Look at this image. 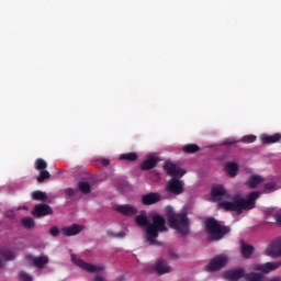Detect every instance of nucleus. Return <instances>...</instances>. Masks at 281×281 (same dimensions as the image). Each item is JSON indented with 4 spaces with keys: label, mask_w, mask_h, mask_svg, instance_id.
<instances>
[{
    "label": "nucleus",
    "mask_w": 281,
    "mask_h": 281,
    "mask_svg": "<svg viewBox=\"0 0 281 281\" xmlns=\"http://www.w3.org/2000/svg\"><path fill=\"white\" fill-rule=\"evenodd\" d=\"M31 214L34 218H43L45 216H52V214H54V209H52L49 204L40 203L34 206Z\"/></svg>",
    "instance_id": "nucleus-6"
},
{
    "label": "nucleus",
    "mask_w": 281,
    "mask_h": 281,
    "mask_svg": "<svg viewBox=\"0 0 281 281\" xmlns=\"http://www.w3.org/2000/svg\"><path fill=\"white\" fill-rule=\"evenodd\" d=\"M167 222L171 229H176L180 236H189L190 234V217L188 212H175L172 209L167 211Z\"/></svg>",
    "instance_id": "nucleus-1"
},
{
    "label": "nucleus",
    "mask_w": 281,
    "mask_h": 281,
    "mask_svg": "<svg viewBox=\"0 0 281 281\" xmlns=\"http://www.w3.org/2000/svg\"><path fill=\"white\" fill-rule=\"evenodd\" d=\"M224 279L229 281H238L241 278H245V269L237 268L234 270H226L224 273Z\"/></svg>",
    "instance_id": "nucleus-11"
},
{
    "label": "nucleus",
    "mask_w": 281,
    "mask_h": 281,
    "mask_svg": "<svg viewBox=\"0 0 281 281\" xmlns=\"http://www.w3.org/2000/svg\"><path fill=\"white\" fill-rule=\"evenodd\" d=\"M25 260L31 267H36V269H43L45 265H49V258L47 256L34 257L32 255H26Z\"/></svg>",
    "instance_id": "nucleus-9"
},
{
    "label": "nucleus",
    "mask_w": 281,
    "mask_h": 281,
    "mask_svg": "<svg viewBox=\"0 0 281 281\" xmlns=\"http://www.w3.org/2000/svg\"><path fill=\"white\" fill-rule=\"evenodd\" d=\"M257 137L256 135H247L244 136L240 142H243L244 144H254V142H256Z\"/></svg>",
    "instance_id": "nucleus-36"
},
{
    "label": "nucleus",
    "mask_w": 281,
    "mask_h": 281,
    "mask_svg": "<svg viewBox=\"0 0 281 281\" xmlns=\"http://www.w3.org/2000/svg\"><path fill=\"white\" fill-rule=\"evenodd\" d=\"M155 175H156V178L159 179V173H158V172H155Z\"/></svg>",
    "instance_id": "nucleus-49"
},
{
    "label": "nucleus",
    "mask_w": 281,
    "mask_h": 281,
    "mask_svg": "<svg viewBox=\"0 0 281 281\" xmlns=\"http://www.w3.org/2000/svg\"><path fill=\"white\" fill-rule=\"evenodd\" d=\"M276 188H278V183L276 182H267L263 186V194H271V192H276Z\"/></svg>",
    "instance_id": "nucleus-30"
},
{
    "label": "nucleus",
    "mask_w": 281,
    "mask_h": 281,
    "mask_svg": "<svg viewBox=\"0 0 281 281\" xmlns=\"http://www.w3.org/2000/svg\"><path fill=\"white\" fill-rule=\"evenodd\" d=\"M21 223L25 229H32L34 228V225H36V223L32 217H24L22 218Z\"/></svg>",
    "instance_id": "nucleus-32"
},
{
    "label": "nucleus",
    "mask_w": 281,
    "mask_h": 281,
    "mask_svg": "<svg viewBox=\"0 0 281 281\" xmlns=\"http://www.w3.org/2000/svg\"><path fill=\"white\" fill-rule=\"evenodd\" d=\"M225 168L228 177H231L232 179H234V177L238 175V164L228 162L226 164Z\"/></svg>",
    "instance_id": "nucleus-24"
},
{
    "label": "nucleus",
    "mask_w": 281,
    "mask_h": 281,
    "mask_svg": "<svg viewBox=\"0 0 281 281\" xmlns=\"http://www.w3.org/2000/svg\"><path fill=\"white\" fill-rule=\"evenodd\" d=\"M136 221V225H138L139 227H145V229H147V227H150V222L148 221V216H146V212H142L139 215H137L135 217Z\"/></svg>",
    "instance_id": "nucleus-21"
},
{
    "label": "nucleus",
    "mask_w": 281,
    "mask_h": 281,
    "mask_svg": "<svg viewBox=\"0 0 281 281\" xmlns=\"http://www.w3.org/2000/svg\"><path fill=\"white\" fill-rule=\"evenodd\" d=\"M234 144H238V140H236L234 138H226L224 140V146H234Z\"/></svg>",
    "instance_id": "nucleus-40"
},
{
    "label": "nucleus",
    "mask_w": 281,
    "mask_h": 281,
    "mask_svg": "<svg viewBox=\"0 0 281 281\" xmlns=\"http://www.w3.org/2000/svg\"><path fill=\"white\" fill-rule=\"evenodd\" d=\"M227 265V256L225 255H218L215 256L210 263L205 267L206 271H210L211 273L214 271H221L223 267Z\"/></svg>",
    "instance_id": "nucleus-7"
},
{
    "label": "nucleus",
    "mask_w": 281,
    "mask_h": 281,
    "mask_svg": "<svg viewBox=\"0 0 281 281\" xmlns=\"http://www.w3.org/2000/svg\"><path fill=\"white\" fill-rule=\"evenodd\" d=\"M47 168V161H45L43 158H37L35 160V170H45Z\"/></svg>",
    "instance_id": "nucleus-34"
},
{
    "label": "nucleus",
    "mask_w": 281,
    "mask_h": 281,
    "mask_svg": "<svg viewBox=\"0 0 281 281\" xmlns=\"http://www.w3.org/2000/svg\"><path fill=\"white\" fill-rule=\"evenodd\" d=\"M240 245H241V256H243V258H247V259L251 258V255L255 251L254 246L245 244L244 240L240 241Z\"/></svg>",
    "instance_id": "nucleus-23"
},
{
    "label": "nucleus",
    "mask_w": 281,
    "mask_h": 281,
    "mask_svg": "<svg viewBox=\"0 0 281 281\" xmlns=\"http://www.w3.org/2000/svg\"><path fill=\"white\" fill-rule=\"evenodd\" d=\"M157 164H159V158L148 157L142 162L140 170H153V168H157Z\"/></svg>",
    "instance_id": "nucleus-18"
},
{
    "label": "nucleus",
    "mask_w": 281,
    "mask_h": 281,
    "mask_svg": "<svg viewBox=\"0 0 281 281\" xmlns=\"http://www.w3.org/2000/svg\"><path fill=\"white\" fill-rule=\"evenodd\" d=\"M1 256L3 258H5V260H14L15 256L14 252L10 251V250H4L1 252Z\"/></svg>",
    "instance_id": "nucleus-37"
},
{
    "label": "nucleus",
    "mask_w": 281,
    "mask_h": 281,
    "mask_svg": "<svg viewBox=\"0 0 281 281\" xmlns=\"http://www.w3.org/2000/svg\"><path fill=\"white\" fill-rule=\"evenodd\" d=\"M266 256H271L272 258H276V256H281L280 247L278 246L277 240L269 244L266 249Z\"/></svg>",
    "instance_id": "nucleus-19"
},
{
    "label": "nucleus",
    "mask_w": 281,
    "mask_h": 281,
    "mask_svg": "<svg viewBox=\"0 0 281 281\" xmlns=\"http://www.w3.org/2000/svg\"><path fill=\"white\" fill-rule=\"evenodd\" d=\"M211 194H212L213 199H221V196H225V194H226L225 187H223L221 184L213 187L211 190Z\"/></svg>",
    "instance_id": "nucleus-25"
},
{
    "label": "nucleus",
    "mask_w": 281,
    "mask_h": 281,
    "mask_svg": "<svg viewBox=\"0 0 281 281\" xmlns=\"http://www.w3.org/2000/svg\"><path fill=\"white\" fill-rule=\"evenodd\" d=\"M165 190L168 192V194H175L176 196H179V194H183L184 183L183 181L179 180V178H171L167 182Z\"/></svg>",
    "instance_id": "nucleus-5"
},
{
    "label": "nucleus",
    "mask_w": 281,
    "mask_h": 281,
    "mask_svg": "<svg viewBox=\"0 0 281 281\" xmlns=\"http://www.w3.org/2000/svg\"><path fill=\"white\" fill-rule=\"evenodd\" d=\"M273 218L276 223L281 226V214H274Z\"/></svg>",
    "instance_id": "nucleus-42"
},
{
    "label": "nucleus",
    "mask_w": 281,
    "mask_h": 281,
    "mask_svg": "<svg viewBox=\"0 0 281 281\" xmlns=\"http://www.w3.org/2000/svg\"><path fill=\"white\" fill-rule=\"evenodd\" d=\"M110 164H111V160H109V159H106V158H104V159L101 160V166H103V167H106V166H109Z\"/></svg>",
    "instance_id": "nucleus-43"
},
{
    "label": "nucleus",
    "mask_w": 281,
    "mask_h": 281,
    "mask_svg": "<svg viewBox=\"0 0 281 281\" xmlns=\"http://www.w3.org/2000/svg\"><path fill=\"white\" fill-rule=\"evenodd\" d=\"M281 267V260L278 262H266L263 265H256L255 271H261V273H271V271H276Z\"/></svg>",
    "instance_id": "nucleus-13"
},
{
    "label": "nucleus",
    "mask_w": 281,
    "mask_h": 281,
    "mask_svg": "<svg viewBox=\"0 0 281 281\" xmlns=\"http://www.w3.org/2000/svg\"><path fill=\"white\" fill-rule=\"evenodd\" d=\"M49 234L50 236H53L54 238H56V236H58L60 234V229H58V226H53L49 229Z\"/></svg>",
    "instance_id": "nucleus-39"
},
{
    "label": "nucleus",
    "mask_w": 281,
    "mask_h": 281,
    "mask_svg": "<svg viewBox=\"0 0 281 281\" xmlns=\"http://www.w3.org/2000/svg\"><path fill=\"white\" fill-rule=\"evenodd\" d=\"M79 190L82 194H91V184L89 182L79 181Z\"/></svg>",
    "instance_id": "nucleus-31"
},
{
    "label": "nucleus",
    "mask_w": 281,
    "mask_h": 281,
    "mask_svg": "<svg viewBox=\"0 0 281 281\" xmlns=\"http://www.w3.org/2000/svg\"><path fill=\"white\" fill-rule=\"evenodd\" d=\"M281 139V134L280 133H276L273 135H262L261 136V142L262 144H278V142H280Z\"/></svg>",
    "instance_id": "nucleus-22"
},
{
    "label": "nucleus",
    "mask_w": 281,
    "mask_h": 281,
    "mask_svg": "<svg viewBox=\"0 0 281 281\" xmlns=\"http://www.w3.org/2000/svg\"><path fill=\"white\" fill-rule=\"evenodd\" d=\"M265 182V178H262L259 175H251L247 182L246 186H248V188H251V190H256V188H258V186H260V183Z\"/></svg>",
    "instance_id": "nucleus-17"
},
{
    "label": "nucleus",
    "mask_w": 281,
    "mask_h": 281,
    "mask_svg": "<svg viewBox=\"0 0 281 281\" xmlns=\"http://www.w3.org/2000/svg\"><path fill=\"white\" fill-rule=\"evenodd\" d=\"M168 232L166 226V218L159 214L153 215V223H149V227L145 228V240L149 245H157V238L159 233Z\"/></svg>",
    "instance_id": "nucleus-2"
},
{
    "label": "nucleus",
    "mask_w": 281,
    "mask_h": 281,
    "mask_svg": "<svg viewBox=\"0 0 281 281\" xmlns=\"http://www.w3.org/2000/svg\"><path fill=\"white\" fill-rule=\"evenodd\" d=\"M259 198H260V192L258 191L250 192V194L248 195V199L245 200L246 207H248V210H254V207H256V199H259Z\"/></svg>",
    "instance_id": "nucleus-20"
},
{
    "label": "nucleus",
    "mask_w": 281,
    "mask_h": 281,
    "mask_svg": "<svg viewBox=\"0 0 281 281\" xmlns=\"http://www.w3.org/2000/svg\"><path fill=\"white\" fill-rule=\"evenodd\" d=\"M3 259H0V269H3Z\"/></svg>",
    "instance_id": "nucleus-48"
},
{
    "label": "nucleus",
    "mask_w": 281,
    "mask_h": 281,
    "mask_svg": "<svg viewBox=\"0 0 281 281\" xmlns=\"http://www.w3.org/2000/svg\"><path fill=\"white\" fill-rule=\"evenodd\" d=\"M18 276H19L20 281H33L34 280V278H32V276L27 274V272H25V271H20Z\"/></svg>",
    "instance_id": "nucleus-35"
},
{
    "label": "nucleus",
    "mask_w": 281,
    "mask_h": 281,
    "mask_svg": "<svg viewBox=\"0 0 281 281\" xmlns=\"http://www.w3.org/2000/svg\"><path fill=\"white\" fill-rule=\"evenodd\" d=\"M110 236H115V238H124L126 236V234L124 232H119L117 234H109Z\"/></svg>",
    "instance_id": "nucleus-41"
},
{
    "label": "nucleus",
    "mask_w": 281,
    "mask_h": 281,
    "mask_svg": "<svg viewBox=\"0 0 281 281\" xmlns=\"http://www.w3.org/2000/svg\"><path fill=\"white\" fill-rule=\"evenodd\" d=\"M33 201H47V193L43 191H33L31 194Z\"/></svg>",
    "instance_id": "nucleus-29"
},
{
    "label": "nucleus",
    "mask_w": 281,
    "mask_h": 281,
    "mask_svg": "<svg viewBox=\"0 0 281 281\" xmlns=\"http://www.w3.org/2000/svg\"><path fill=\"white\" fill-rule=\"evenodd\" d=\"M183 153H187V155H192L194 153H199L201 150V147L196 144H187L182 148Z\"/></svg>",
    "instance_id": "nucleus-26"
},
{
    "label": "nucleus",
    "mask_w": 281,
    "mask_h": 281,
    "mask_svg": "<svg viewBox=\"0 0 281 281\" xmlns=\"http://www.w3.org/2000/svg\"><path fill=\"white\" fill-rule=\"evenodd\" d=\"M120 159L125 161H137L138 156H137V153L131 151L127 154H121Z\"/></svg>",
    "instance_id": "nucleus-28"
},
{
    "label": "nucleus",
    "mask_w": 281,
    "mask_h": 281,
    "mask_svg": "<svg viewBox=\"0 0 281 281\" xmlns=\"http://www.w3.org/2000/svg\"><path fill=\"white\" fill-rule=\"evenodd\" d=\"M267 214H273V209H268Z\"/></svg>",
    "instance_id": "nucleus-47"
},
{
    "label": "nucleus",
    "mask_w": 281,
    "mask_h": 281,
    "mask_svg": "<svg viewBox=\"0 0 281 281\" xmlns=\"http://www.w3.org/2000/svg\"><path fill=\"white\" fill-rule=\"evenodd\" d=\"M72 262L77 265L80 269H83V271H87L88 273H98L100 271H104V267L102 266H93L92 263H89L82 259H78L76 257H72Z\"/></svg>",
    "instance_id": "nucleus-8"
},
{
    "label": "nucleus",
    "mask_w": 281,
    "mask_h": 281,
    "mask_svg": "<svg viewBox=\"0 0 281 281\" xmlns=\"http://www.w3.org/2000/svg\"><path fill=\"white\" fill-rule=\"evenodd\" d=\"M92 281H104L103 277L100 274H95Z\"/></svg>",
    "instance_id": "nucleus-45"
},
{
    "label": "nucleus",
    "mask_w": 281,
    "mask_h": 281,
    "mask_svg": "<svg viewBox=\"0 0 281 281\" xmlns=\"http://www.w3.org/2000/svg\"><path fill=\"white\" fill-rule=\"evenodd\" d=\"M220 207L225 210V212H237V214H243V210H249L240 194H235L231 198V201L220 202Z\"/></svg>",
    "instance_id": "nucleus-4"
},
{
    "label": "nucleus",
    "mask_w": 281,
    "mask_h": 281,
    "mask_svg": "<svg viewBox=\"0 0 281 281\" xmlns=\"http://www.w3.org/2000/svg\"><path fill=\"white\" fill-rule=\"evenodd\" d=\"M82 229H85V226L72 224L71 226L63 227L61 234H64L65 236H78V234H80Z\"/></svg>",
    "instance_id": "nucleus-16"
},
{
    "label": "nucleus",
    "mask_w": 281,
    "mask_h": 281,
    "mask_svg": "<svg viewBox=\"0 0 281 281\" xmlns=\"http://www.w3.org/2000/svg\"><path fill=\"white\" fill-rule=\"evenodd\" d=\"M159 201H161V194L159 193L151 192L142 195L143 205H155V203H159Z\"/></svg>",
    "instance_id": "nucleus-14"
},
{
    "label": "nucleus",
    "mask_w": 281,
    "mask_h": 281,
    "mask_svg": "<svg viewBox=\"0 0 281 281\" xmlns=\"http://www.w3.org/2000/svg\"><path fill=\"white\" fill-rule=\"evenodd\" d=\"M169 256H170V258H179V256H177V254L172 252V250L169 251Z\"/></svg>",
    "instance_id": "nucleus-46"
},
{
    "label": "nucleus",
    "mask_w": 281,
    "mask_h": 281,
    "mask_svg": "<svg viewBox=\"0 0 281 281\" xmlns=\"http://www.w3.org/2000/svg\"><path fill=\"white\" fill-rule=\"evenodd\" d=\"M164 169L166 170L167 175H169V177H172V178L181 179V177L186 175V169H181L172 162H166L164 165Z\"/></svg>",
    "instance_id": "nucleus-10"
},
{
    "label": "nucleus",
    "mask_w": 281,
    "mask_h": 281,
    "mask_svg": "<svg viewBox=\"0 0 281 281\" xmlns=\"http://www.w3.org/2000/svg\"><path fill=\"white\" fill-rule=\"evenodd\" d=\"M244 278L246 281H262L263 276L258 272H248L244 273Z\"/></svg>",
    "instance_id": "nucleus-27"
},
{
    "label": "nucleus",
    "mask_w": 281,
    "mask_h": 281,
    "mask_svg": "<svg viewBox=\"0 0 281 281\" xmlns=\"http://www.w3.org/2000/svg\"><path fill=\"white\" fill-rule=\"evenodd\" d=\"M52 175L47 170H41L40 171V177H37V183H43L46 179H50Z\"/></svg>",
    "instance_id": "nucleus-33"
},
{
    "label": "nucleus",
    "mask_w": 281,
    "mask_h": 281,
    "mask_svg": "<svg viewBox=\"0 0 281 281\" xmlns=\"http://www.w3.org/2000/svg\"><path fill=\"white\" fill-rule=\"evenodd\" d=\"M154 269H155L156 273H158V276H164V274L170 273V271H172V268H170L168 262L164 261V259H158L155 263Z\"/></svg>",
    "instance_id": "nucleus-15"
},
{
    "label": "nucleus",
    "mask_w": 281,
    "mask_h": 281,
    "mask_svg": "<svg viewBox=\"0 0 281 281\" xmlns=\"http://www.w3.org/2000/svg\"><path fill=\"white\" fill-rule=\"evenodd\" d=\"M78 189L67 188L65 189L66 196H76Z\"/></svg>",
    "instance_id": "nucleus-38"
},
{
    "label": "nucleus",
    "mask_w": 281,
    "mask_h": 281,
    "mask_svg": "<svg viewBox=\"0 0 281 281\" xmlns=\"http://www.w3.org/2000/svg\"><path fill=\"white\" fill-rule=\"evenodd\" d=\"M205 232L209 234V240L216 243L218 240H223L229 232H232V227L221 225L218 221L214 217H209L204 222Z\"/></svg>",
    "instance_id": "nucleus-3"
},
{
    "label": "nucleus",
    "mask_w": 281,
    "mask_h": 281,
    "mask_svg": "<svg viewBox=\"0 0 281 281\" xmlns=\"http://www.w3.org/2000/svg\"><path fill=\"white\" fill-rule=\"evenodd\" d=\"M115 211L123 216H135L137 214V207L131 204H121L115 206Z\"/></svg>",
    "instance_id": "nucleus-12"
},
{
    "label": "nucleus",
    "mask_w": 281,
    "mask_h": 281,
    "mask_svg": "<svg viewBox=\"0 0 281 281\" xmlns=\"http://www.w3.org/2000/svg\"><path fill=\"white\" fill-rule=\"evenodd\" d=\"M4 216H7L8 218H14V212L8 211L7 213H4Z\"/></svg>",
    "instance_id": "nucleus-44"
}]
</instances>
